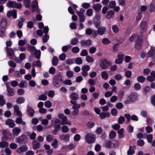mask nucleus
Segmentation results:
<instances>
[{
    "mask_svg": "<svg viewBox=\"0 0 155 155\" xmlns=\"http://www.w3.org/2000/svg\"><path fill=\"white\" fill-rule=\"evenodd\" d=\"M12 134L15 136H18L21 131V130L19 127H15L12 130Z\"/></svg>",
    "mask_w": 155,
    "mask_h": 155,
    "instance_id": "ddd939ff",
    "label": "nucleus"
},
{
    "mask_svg": "<svg viewBox=\"0 0 155 155\" xmlns=\"http://www.w3.org/2000/svg\"><path fill=\"white\" fill-rule=\"evenodd\" d=\"M135 40V47L137 50H139L142 46L143 39L141 36L136 35H132L129 38L131 41H133Z\"/></svg>",
    "mask_w": 155,
    "mask_h": 155,
    "instance_id": "f257e3e1",
    "label": "nucleus"
},
{
    "mask_svg": "<svg viewBox=\"0 0 155 155\" xmlns=\"http://www.w3.org/2000/svg\"><path fill=\"white\" fill-rule=\"evenodd\" d=\"M137 80L140 83H143L145 80V78L143 76H139L137 77Z\"/></svg>",
    "mask_w": 155,
    "mask_h": 155,
    "instance_id": "49530a36",
    "label": "nucleus"
},
{
    "mask_svg": "<svg viewBox=\"0 0 155 155\" xmlns=\"http://www.w3.org/2000/svg\"><path fill=\"white\" fill-rule=\"evenodd\" d=\"M78 39L77 37L72 38L71 40L70 44L72 45H76L78 42Z\"/></svg>",
    "mask_w": 155,
    "mask_h": 155,
    "instance_id": "7c9ffc66",
    "label": "nucleus"
},
{
    "mask_svg": "<svg viewBox=\"0 0 155 155\" xmlns=\"http://www.w3.org/2000/svg\"><path fill=\"white\" fill-rule=\"evenodd\" d=\"M105 146L108 148H110L111 147V142L110 140H106L105 141Z\"/></svg>",
    "mask_w": 155,
    "mask_h": 155,
    "instance_id": "f704fd0d",
    "label": "nucleus"
},
{
    "mask_svg": "<svg viewBox=\"0 0 155 155\" xmlns=\"http://www.w3.org/2000/svg\"><path fill=\"white\" fill-rule=\"evenodd\" d=\"M61 130L63 132L66 133L68 131L69 128L67 126L64 125L62 127Z\"/></svg>",
    "mask_w": 155,
    "mask_h": 155,
    "instance_id": "774afa93",
    "label": "nucleus"
},
{
    "mask_svg": "<svg viewBox=\"0 0 155 155\" xmlns=\"http://www.w3.org/2000/svg\"><path fill=\"white\" fill-rule=\"evenodd\" d=\"M32 144L33 148L36 150L40 148L41 144L37 141L34 140L32 142Z\"/></svg>",
    "mask_w": 155,
    "mask_h": 155,
    "instance_id": "5701e85b",
    "label": "nucleus"
},
{
    "mask_svg": "<svg viewBox=\"0 0 155 155\" xmlns=\"http://www.w3.org/2000/svg\"><path fill=\"white\" fill-rule=\"evenodd\" d=\"M32 54L34 55L36 58L39 59L41 56V51L40 50L36 49Z\"/></svg>",
    "mask_w": 155,
    "mask_h": 155,
    "instance_id": "c756f323",
    "label": "nucleus"
},
{
    "mask_svg": "<svg viewBox=\"0 0 155 155\" xmlns=\"http://www.w3.org/2000/svg\"><path fill=\"white\" fill-rule=\"evenodd\" d=\"M102 43L104 45H107L110 43V40L107 38H104L102 40Z\"/></svg>",
    "mask_w": 155,
    "mask_h": 155,
    "instance_id": "69168bd1",
    "label": "nucleus"
},
{
    "mask_svg": "<svg viewBox=\"0 0 155 155\" xmlns=\"http://www.w3.org/2000/svg\"><path fill=\"white\" fill-rule=\"evenodd\" d=\"M74 61H75L76 64H81L82 63V60L81 58L78 57L76 58L74 60Z\"/></svg>",
    "mask_w": 155,
    "mask_h": 155,
    "instance_id": "4d7b16f0",
    "label": "nucleus"
},
{
    "mask_svg": "<svg viewBox=\"0 0 155 155\" xmlns=\"http://www.w3.org/2000/svg\"><path fill=\"white\" fill-rule=\"evenodd\" d=\"M116 133L114 130L111 131L109 133V138L110 139L114 138L116 136Z\"/></svg>",
    "mask_w": 155,
    "mask_h": 155,
    "instance_id": "8fccbe9b",
    "label": "nucleus"
},
{
    "mask_svg": "<svg viewBox=\"0 0 155 155\" xmlns=\"http://www.w3.org/2000/svg\"><path fill=\"white\" fill-rule=\"evenodd\" d=\"M100 18L101 16L99 14H96L94 18V23L95 26L96 28H97L100 26Z\"/></svg>",
    "mask_w": 155,
    "mask_h": 155,
    "instance_id": "423d86ee",
    "label": "nucleus"
},
{
    "mask_svg": "<svg viewBox=\"0 0 155 155\" xmlns=\"http://www.w3.org/2000/svg\"><path fill=\"white\" fill-rule=\"evenodd\" d=\"M60 139L61 140H64L65 141H68L70 139V135L68 134L61 135L60 136Z\"/></svg>",
    "mask_w": 155,
    "mask_h": 155,
    "instance_id": "393cba45",
    "label": "nucleus"
},
{
    "mask_svg": "<svg viewBox=\"0 0 155 155\" xmlns=\"http://www.w3.org/2000/svg\"><path fill=\"white\" fill-rule=\"evenodd\" d=\"M25 21V19L22 17L21 16L20 18V20L19 21L18 23V25L19 28H21L23 26V22Z\"/></svg>",
    "mask_w": 155,
    "mask_h": 155,
    "instance_id": "72a5a7b5",
    "label": "nucleus"
},
{
    "mask_svg": "<svg viewBox=\"0 0 155 155\" xmlns=\"http://www.w3.org/2000/svg\"><path fill=\"white\" fill-rule=\"evenodd\" d=\"M46 139L48 142H51L54 139L53 136L51 135H48L47 136Z\"/></svg>",
    "mask_w": 155,
    "mask_h": 155,
    "instance_id": "13d9d810",
    "label": "nucleus"
},
{
    "mask_svg": "<svg viewBox=\"0 0 155 155\" xmlns=\"http://www.w3.org/2000/svg\"><path fill=\"white\" fill-rule=\"evenodd\" d=\"M7 24V22L6 19L5 18H2L0 23L1 27L2 28H4L6 26Z\"/></svg>",
    "mask_w": 155,
    "mask_h": 155,
    "instance_id": "473e14b6",
    "label": "nucleus"
},
{
    "mask_svg": "<svg viewBox=\"0 0 155 155\" xmlns=\"http://www.w3.org/2000/svg\"><path fill=\"white\" fill-rule=\"evenodd\" d=\"M125 120V118L124 117L122 116H120L118 119V123L119 124H121L123 123L124 122Z\"/></svg>",
    "mask_w": 155,
    "mask_h": 155,
    "instance_id": "052dcab7",
    "label": "nucleus"
},
{
    "mask_svg": "<svg viewBox=\"0 0 155 155\" xmlns=\"http://www.w3.org/2000/svg\"><path fill=\"white\" fill-rule=\"evenodd\" d=\"M17 124H21L24 127L26 124L25 121H23L22 118L21 117H17L15 120Z\"/></svg>",
    "mask_w": 155,
    "mask_h": 155,
    "instance_id": "bb28decb",
    "label": "nucleus"
},
{
    "mask_svg": "<svg viewBox=\"0 0 155 155\" xmlns=\"http://www.w3.org/2000/svg\"><path fill=\"white\" fill-rule=\"evenodd\" d=\"M26 49L29 52H31V54H33V52L36 50V48L33 46H31L27 44L26 45Z\"/></svg>",
    "mask_w": 155,
    "mask_h": 155,
    "instance_id": "f3484780",
    "label": "nucleus"
},
{
    "mask_svg": "<svg viewBox=\"0 0 155 155\" xmlns=\"http://www.w3.org/2000/svg\"><path fill=\"white\" fill-rule=\"evenodd\" d=\"M27 108V111L28 113V115L31 117H33L35 113L34 110L29 105H28Z\"/></svg>",
    "mask_w": 155,
    "mask_h": 155,
    "instance_id": "412c9836",
    "label": "nucleus"
},
{
    "mask_svg": "<svg viewBox=\"0 0 155 155\" xmlns=\"http://www.w3.org/2000/svg\"><path fill=\"white\" fill-rule=\"evenodd\" d=\"M102 5L99 3L94 4L93 6L94 9L96 12H98L101 10Z\"/></svg>",
    "mask_w": 155,
    "mask_h": 155,
    "instance_id": "a878e982",
    "label": "nucleus"
},
{
    "mask_svg": "<svg viewBox=\"0 0 155 155\" xmlns=\"http://www.w3.org/2000/svg\"><path fill=\"white\" fill-rule=\"evenodd\" d=\"M111 65V63L110 62L104 59L101 61L100 65L103 69L104 70L108 68Z\"/></svg>",
    "mask_w": 155,
    "mask_h": 155,
    "instance_id": "39448f33",
    "label": "nucleus"
},
{
    "mask_svg": "<svg viewBox=\"0 0 155 155\" xmlns=\"http://www.w3.org/2000/svg\"><path fill=\"white\" fill-rule=\"evenodd\" d=\"M147 56L148 57H151L155 56V47L151 46L150 49L147 54Z\"/></svg>",
    "mask_w": 155,
    "mask_h": 155,
    "instance_id": "f8f14e48",
    "label": "nucleus"
},
{
    "mask_svg": "<svg viewBox=\"0 0 155 155\" xmlns=\"http://www.w3.org/2000/svg\"><path fill=\"white\" fill-rule=\"evenodd\" d=\"M8 65L11 67L15 68L16 67V63L12 61H9L8 62Z\"/></svg>",
    "mask_w": 155,
    "mask_h": 155,
    "instance_id": "0e129e2a",
    "label": "nucleus"
},
{
    "mask_svg": "<svg viewBox=\"0 0 155 155\" xmlns=\"http://www.w3.org/2000/svg\"><path fill=\"white\" fill-rule=\"evenodd\" d=\"M66 63L68 64H71L74 63V58L67 59L66 60Z\"/></svg>",
    "mask_w": 155,
    "mask_h": 155,
    "instance_id": "338daca9",
    "label": "nucleus"
},
{
    "mask_svg": "<svg viewBox=\"0 0 155 155\" xmlns=\"http://www.w3.org/2000/svg\"><path fill=\"white\" fill-rule=\"evenodd\" d=\"M135 151L133 148L132 146H130L129 147V150H128L127 154L128 155H132L134 153Z\"/></svg>",
    "mask_w": 155,
    "mask_h": 155,
    "instance_id": "de8ad7c7",
    "label": "nucleus"
},
{
    "mask_svg": "<svg viewBox=\"0 0 155 155\" xmlns=\"http://www.w3.org/2000/svg\"><path fill=\"white\" fill-rule=\"evenodd\" d=\"M142 12L139 11L137 15L136 18V20L139 21L141 19L142 17Z\"/></svg>",
    "mask_w": 155,
    "mask_h": 155,
    "instance_id": "c03bdc74",
    "label": "nucleus"
},
{
    "mask_svg": "<svg viewBox=\"0 0 155 155\" xmlns=\"http://www.w3.org/2000/svg\"><path fill=\"white\" fill-rule=\"evenodd\" d=\"M80 55L82 56H85L88 55V51L86 49L83 50L80 54Z\"/></svg>",
    "mask_w": 155,
    "mask_h": 155,
    "instance_id": "bf43d9fd",
    "label": "nucleus"
},
{
    "mask_svg": "<svg viewBox=\"0 0 155 155\" xmlns=\"http://www.w3.org/2000/svg\"><path fill=\"white\" fill-rule=\"evenodd\" d=\"M58 141L57 140L54 139V141L51 143V145L54 148H57L58 147Z\"/></svg>",
    "mask_w": 155,
    "mask_h": 155,
    "instance_id": "e2e57ef3",
    "label": "nucleus"
},
{
    "mask_svg": "<svg viewBox=\"0 0 155 155\" xmlns=\"http://www.w3.org/2000/svg\"><path fill=\"white\" fill-rule=\"evenodd\" d=\"M32 7L33 12H36L38 13L40 12L38 8V2L37 1H34L33 2L32 4Z\"/></svg>",
    "mask_w": 155,
    "mask_h": 155,
    "instance_id": "9b49d317",
    "label": "nucleus"
},
{
    "mask_svg": "<svg viewBox=\"0 0 155 155\" xmlns=\"http://www.w3.org/2000/svg\"><path fill=\"white\" fill-rule=\"evenodd\" d=\"M8 143L5 141H2L0 142V147L4 148L8 146Z\"/></svg>",
    "mask_w": 155,
    "mask_h": 155,
    "instance_id": "a19ab883",
    "label": "nucleus"
},
{
    "mask_svg": "<svg viewBox=\"0 0 155 155\" xmlns=\"http://www.w3.org/2000/svg\"><path fill=\"white\" fill-rule=\"evenodd\" d=\"M92 41L90 39L87 40H82L80 41L81 45L82 46L86 45L87 46H90L92 44Z\"/></svg>",
    "mask_w": 155,
    "mask_h": 155,
    "instance_id": "4468645a",
    "label": "nucleus"
},
{
    "mask_svg": "<svg viewBox=\"0 0 155 155\" xmlns=\"http://www.w3.org/2000/svg\"><path fill=\"white\" fill-rule=\"evenodd\" d=\"M101 77L105 80H106L108 78V74L106 71H102L101 73Z\"/></svg>",
    "mask_w": 155,
    "mask_h": 155,
    "instance_id": "e433bc0d",
    "label": "nucleus"
},
{
    "mask_svg": "<svg viewBox=\"0 0 155 155\" xmlns=\"http://www.w3.org/2000/svg\"><path fill=\"white\" fill-rule=\"evenodd\" d=\"M98 29L97 31L98 35H104L106 31V29L103 26L99 27L97 28Z\"/></svg>",
    "mask_w": 155,
    "mask_h": 155,
    "instance_id": "6ab92c4d",
    "label": "nucleus"
},
{
    "mask_svg": "<svg viewBox=\"0 0 155 155\" xmlns=\"http://www.w3.org/2000/svg\"><path fill=\"white\" fill-rule=\"evenodd\" d=\"M27 42V40L26 39L23 40H20L19 41L18 44L19 46H23Z\"/></svg>",
    "mask_w": 155,
    "mask_h": 155,
    "instance_id": "09e8293b",
    "label": "nucleus"
},
{
    "mask_svg": "<svg viewBox=\"0 0 155 155\" xmlns=\"http://www.w3.org/2000/svg\"><path fill=\"white\" fill-rule=\"evenodd\" d=\"M80 51V48L78 47H73L71 49V51L74 53L76 54L78 52Z\"/></svg>",
    "mask_w": 155,
    "mask_h": 155,
    "instance_id": "603ef678",
    "label": "nucleus"
},
{
    "mask_svg": "<svg viewBox=\"0 0 155 155\" xmlns=\"http://www.w3.org/2000/svg\"><path fill=\"white\" fill-rule=\"evenodd\" d=\"M117 58L115 60V62L116 64H122L124 58V55L122 53H119L117 56Z\"/></svg>",
    "mask_w": 155,
    "mask_h": 155,
    "instance_id": "6e6552de",
    "label": "nucleus"
},
{
    "mask_svg": "<svg viewBox=\"0 0 155 155\" xmlns=\"http://www.w3.org/2000/svg\"><path fill=\"white\" fill-rule=\"evenodd\" d=\"M28 150V147L27 145H24L18 148L16 150V152L19 153H21L23 152L27 151Z\"/></svg>",
    "mask_w": 155,
    "mask_h": 155,
    "instance_id": "9d476101",
    "label": "nucleus"
},
{
    "mask_svg": "<svg viewBox=\"0 0 155 155\" xmlns=\"http://www.w3.org/2000/svg\"><path fill=\"white\" fill-rule=\"evenodd\" d=\"M14 114L16 115L22 117V114L19 110V107L18 105H15L14 107Z\"/></svg>",
    "mask_w": 155,
    "mask_h": 155,
    "instance_id": "dca6fc26",
    "label": "nucleus"
},
{
    "mask_svg": "<svg viewBox=\"0 0 155 155\" xmlns=\"http://www.w3.org/2000/svg\"><path fill=\"white\" fill-rule=\"evenodd\" d=\"M114 12L113 11H109L107 13L106 18L108 19L111 18L114 15Z\"/></svg>",
    "mask_w": 155,
    "mask_h": 155,
    "instance_id": "c85d7f7f",
    "label": "nucleus"
},
{
    "mask_svg": "<svg viewBox=\"0 0 155 155\" xmlns=\"http://www.w3.org/2000/svg\"><path fill=\"white\" fill-rule=\"evenodd\" d=\"M5 48L8 55L10 58L14 60L15 58V56L13 50L12 48H9L7 47H6Z\"/></svg>",
    "mask_w": 155,
    "mask_h": 155,
    "instance_id": "0eeeda50",
    "label": "nucleus"
},
{
    "mask_svg": "<svg viewBox=\"0 0 155 155\" xmlns=\"http://www.w3.org/2000/svg\"><path fill=\"white\" fill-rule=\"evenodd\" d=\"M49 38V36L48 35L46 34L44 35L42 38L43 42V43L46 42Z\"/></svg>",
    "mask_w": 155,
    "mask_h": 155,
    "instance_id": "680f3d73",
    "label": "nucleus"
},
{
    "mask_svg": "<svg viewBox=\"0 0 155 155\" xmlns=\"http://www.w3.org/2000/svg\"><path fill=\"white\" fill-rule=\"evenodd\" d=\"M5 124L10 128L14 127L15 126L14 121L10 119H8L6 121Z\"/></svg>",
    "mask_w": 155,
    "mask_h": 155,
    "instance_id": "2eb2a0df",
    "label": "nucleus"
},
{
    "mask_svg": "<svg viewBox=\"0 0 155 155\" xmlns=\"http://www.w3.org/2000/svg\"><path fill=\"white\" fill-rule=\"evenodd\" d=\"M86 60L89 63L93 62L94 61L93 58L89 55H87L86 56Z\"/></svg>",
    "mask_w": 155,
    "mask_h": 155,
    "instance_id": "6e6d98bb",
    "label": "nucleus"
},
{
    "mask_svg": "<svg viewBox=\"0 0 155 155\" xmlns=\"http://www.w3.org/2000/svg\"><path fill=\"white\" fill-rule=\"evenodd\" d=\"M137 94L136 92H132L130 95L128 97V99L130 100L132 102H134L136 101L137 98Z\"/></svg>",
    "mask_w": 155,
    "mask_h": 155,
    "instance_id": "1a4fd4ad",
    "label": "nucleus"
},
{
    "mask_svg": "<svg viewBox=\"0 0 155 155\" xmlns=\"http://www.w3.org/2000/svg\"><path fill=\"white\" fill-rule=\"evenodd\" d=\"M58 58L56 56L54 57L52 60V65L54 66H56L58 63Z\"/></svg>",
    "mask_w": 155,
    "mask_h": 155,
    "instance_id": "4c0bfd02",
    "label": "nucleus"
},
{
    "mask_svg": "<svg viewBox=\"0 0 155 155\" xmlns=\"http://www.w3.org/2000/svg\"><path fill=\"white\" fill-rule=\"evenodd\" d=\"M70 97L71 99V101H76L79 98V96L76 93L73 92L70 94Z\"/></svg>",
    "mask_w": 155,
    "mask_h": 155,
    "instance_id": "aec40b11",
    "label": "nucleus"
},
{
    "mask_svg": "<svg viewBox=\"0 0 155 155\" xmlns=\"http://www.w3.org/2000/svg\"><path fill=\"white\" fill-rule=\"evenodd\" d=\"M71 103L73 104L72 108L73 110H79V109L81 107L80 105L79 104L76 103V101H70Z\"/></svg>",
    "mask_w": 155,
    "mask_h": 155,
    "instance_id": "4be33fe9",
    "label": "nucleus"
},
{
    "mask_svg": "<svg viewBox=\"0 0 155 155\" xmlns=\"http://www.w3.org/2000/svg\"><path fill=\"white\" fill-rule=\"evenodd\" d=\"M7 6L10 8H17L20 9L21 8V4L19 3H17L15 1H9L6 4Z\"/></svg>",
    "mask_w": 155,
    "mask_h": 155,
    "instance_id": "7ed1b4c3",
    "label": "nucleus"
},
{
    "mask_svg": "<svg viewBox=\"0 0 155 155\" xmlns=\"http://www.w3.org/2000/svg\"><path fill=\"white\" fill-rule=\"evenodd\" d=\"M5 103V101L3 95H0V105L2 106Z\"/></svg>",
    "mask_w": 155,
    "mask_h": 155,
    "instance_id": "a18cd8bd",
    "label": "nucleus"
},
{
    "mask_svg": "<svg viewBox=\"0 0 155 155\" xmlns=\"http://www.w3.org/2000/svg\"><path fill=\"white\" fill-rule=\"evenodd\" d=\"M79 110H74L71 113V117L73 118L75 117L78 114Z\"/></svg>",
    "mask_w": 155,
    "mask_h": 155,
    "instance_id": "c9c22d12",
    "label": "nucleus"
},
{
    "mask_svg": "<svg viewBox=\"0 0 155 155\" xmlns=\"http://www.w3.org/2000/svg\"><path fill=\"white\" fill-rule=\"evenodd\" d=\"M53 80L58 81H59L60 82H61L63 81L62 76L60 73L58 74L57 75L55 76L54 77Z\"/></svg>",
    "mask_w": 155,
    "mask_h": 155,
    "instance_id": "2f4dec72",
    "label": "nucleus"
},
{
    "mask_svg": "<svg viewBox=\"0 0 155 155\" xmlns=\"http://www.w3.org/2000/svg\"><path fill=\"white\" fill-rule=\"evenodd\" d=\"M145 137H147V138L148 142L151 143L152 141L153 135L151 134H149L147 135V134L144 135Z\"/></svg>",
    "mask_w": 155,
    "mask_h": 155,
    "instance_id": "37998d69",
    "label": "nucleus"
},
{
    "mask_svg": "<svg viewBox=\"0 0 155 155\" xmlns=\"http://www.w3.org/2000/svg\"><path fill=\"white\" fill-rule=\"evenodd\" d=\"M27 85V83L25 81H21L18 84V87L21 88L26 87Z\"/></svg>",
    "mask_w": 155,
    "mask_h": 155,
    "instance_id": "58836bf2",
    "label": "nucleus"
},
{
    "mask_svg": "<svg viewBox=\"0 0 155 155\" xmlns=\"http://www.w3.org/2000/svg\"><path fill=\"white\" fill-rule=\"evenodd\" d=\"M25 101V98L23 97H19L17 98L16 100L17 103L18 104H21L24 103Z\"/></svg>",
    "mask_w": 155,
    "mask_h": 155,
    "instance_id": "ea45409f",
    "label": "nucleus"
},
{
    "mask_svg": "<svg viewBox=\"0 0 155 155\" xmlns=\"http://www.w3.org/2000/svg\"><path fill=\"white\" fill-rule=\"evenodd\" d=\"M110 116V114L108 112H102L100 114V117L101 119H104L106 117H109Z\"/></svg>",
    "mask_w": 155,
    "mask_h": 155,
    "instance_id": "cd10ccee",
    "label": "nucleus"
},
{
    "mask_svg": "<svg viewBox=\"0 0 155 155\" xmlns=\"http://www.w3.org/2000/svg\"><path fill=\"white\" fill-rule=\"evenodd\" d=\"M86 142L89 143H93L95 141L94 135L90 133H87L85 137Z\"/></svg>",
    "mask_w": 155,
    "mask_h": 155,
    "instance_id": "20e7f679",
    "label": "nucleus"
},
{
    "mask_svg": "<svg viewBox=\"0 0 155 155\" xmlns=\"http://www.w3.org/2000/svg\"><path fill=\"white\" fill-rule=\"evenodd\" d=\"M15 141L20 145L25 144L28 142V138L26 135L22 134L15 139Z\"/></svg>",
    "mask_w": 155,
    "mask_h": 155,
    "instance_id": "f03ea898",
    "label": "nucleus"
},
{
    "mask_svg": "<svg viewBox=\"0 0 155 155\" xmlns=\"http://www.w3.org/2000/svg\"><path fill=\"white\" fill-rule=\"evenodd\" d=\"M141 30L143 31H145L147 28V23L145 21H142L140 24Z\"/></svg>",
    "mask_w": 155,
    "mask_h": 155,
    "instance_id": "b1692460",
    "label": "nucleus"
},
{
    "mask_svg": "<svg viewBox=\"0 0 155 155\" xmlns=\"http://www.w3.org/2000/svg\"><path fill=\"white\" fill-rule=\"evenodd\" d=\"M155 11V6L154 5L151 3L150 5L149 11L150 12H152Z\"/></svg>",
    "mask_w": 155,
    "mask_h": 155,
    "instance_id": "5fc2aeb1",
    "label": "nucleus"
},
{
    "mask_svg": "<svg viewBox=\"0 0 155 155\" xmlns=\"http://www.w3.org/2000/svg\"><path fill=\"white\" fill-rule=\"evenodd\" d=\"M23 2L26 7L29 8L30 7V0H24Z\"/></svg>",
    "mask_w": 155,
    "mask_h": 155,
    "instance_id": "864d4df0",
    "label": "nucleus"
},
{
    "mask_svg": "<svg viewBox=\"0 0 155 155\" xmlns=\"http://www.w3.org/2000/svg\"><path fill=\"white\" fill-rule=\"evenodd\" d=\"M61 82L58 81L53 80V86L56 88H58L60 87L61 86V84L60 83Z\"/></svg>",
    "mask_w": 155,
    "mask_h": 155,
    "instance_id": "79ce46f5",
    "label": "nucleus"
},
{
    "mask_svg": "<svg viewBox=\"0 0 155 155\" xmlns=\"http://www.w3.org/2000/svg\"><path fill=\"white\" fill-rule=\"evenodd\" d=\"M6 87L7 91V95L9 97L13 96L14 94V90L8 86H7Z\"/></svg>",
    "mask_w": 155,
    "mask_h": 155,
    "instance_id": "a211bd4d",
    "label": "nucleus"
},
{
    "mask_svg": "<svg viewBox=\"0 0 155 155\" xmlns=\"http://www.w3.org/2000/svg\"><path fill=\"white\" fill-rule=\"evenodd\" d=\"M90 69V66L88 65H85L82 67L81 70L82 71L87 72Z\"/></svg>",
    "mask_w": 155,
    "mask_h": 155,
    "instance_id": "3c124183",
    "label": "nucleus"
}]
</instances>
